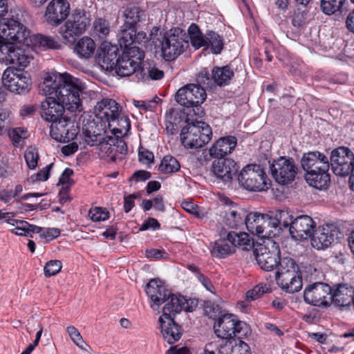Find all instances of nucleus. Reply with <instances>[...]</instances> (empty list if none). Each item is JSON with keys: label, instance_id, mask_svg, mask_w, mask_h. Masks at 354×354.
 I'll return each instance as SVG.
<instances>
[{"label": "nucleus", "instance_id": "obj_25", "mask_svg": "<svg viewBox=\"0 0 354 354\" xmlns=\"http://www.w3.org/2000/svg\"><path fill=\"white\" fill-rule=\"evenodd\" d=\"M158 322L162 336L168 344H172L180 339L183 329L174 318L160 317Z\"/></svg>", "mask_w": 354, "mask_h": 354}, {"label": "nucleus", "instance_id": "obj_39", "mask_svg": "<svg viewBox=\"0 0 354 354\" xmlns=\"http://www.w3.org/2000/svg\"><path fill=\"white\" fill-rule=\"evenodd\" d=\"M233 75V71L227 66L214 68L212 71V80L217 85L221 86L227 85Z\"/></svg>", "mask_w": 354, "mask_h": 354}, {"label": "nucleus", "instance_id": "obj_6", "mask_svg": "<svg viewBox=\"0 0 354 354\" xmlns=\"http://www.w3.org/2000/svg\"><path fill=\"white\" fill-rule=\"evenodd\" d=\"M160 40L163 57L167 61L174 60L188 46V42L183 39L182 30L180 28L170 30L165 32Z\"/></svg>", "mask_w": 354, "mask_h": 354}, {"label": "nucleus", "instance_id": "obj_18", "mask_svg": "<svg viewBox=\"0 0 354 354\" xmlns=\"http://www.w3.org/2000/svg\"><path fill=\"white\" fill-rule=\"evenodd\" d=\"M50 136L53 139L66 142L75 138L77 130L73 123H70L67 118L51 121Z\"/></svg>", "mask_w": 354, "mask_h": 354}, {"label": "nucleus", "instance_id": "obj_45", "mask_svg": "<svg viewBox=\"0 0 354 354\" xmlns=\"http://www.w3.org/2000/svg\"><path fill=\"white\" fill-rule=\"evenodd\" d=\"M277 271L275 274L289 272L290 271L298 270L299 267L295 260L290 257H283L280 259L279 266L277 267Z\"/></svg>", "mask_w": 354, "mask_h": 354}, {"label": "nucleus", "instance_id": "obj_28", "mask_svg": "<svg viewBox=\"0 0 354 354\" xmlns=\"http://www.w3.org/2000/svg\"><path fill=\"white\" fill-rule=\"evenodd\" d=\"M118 48L111 43L104 41L97 50V60L102 68L112 69L117 62Z\"/></svg>", "mask_w": 354, "mask_h": 354}, {"label": "nucleus", "instance_id": "obj_14", "mask_svg": "<svg viewBox=\"0 0 354 354\" xmlns=\"http://www.w3.org/2000/svg\"><path fill=\"white\" fill-rule=\"evenodd\" d=\"M330 306L340 310L348 308L353 302L354 287L348 283H339L330 286Z\"/></svg>", "mask_w": 354, "mask_h": 354}, {"label": "nucleus", "instance_id": "obj_36", "mask_svg": "<svg viewBox=\"0 0 354 354\" xmlns=\"http://www.w3.org/2000/svg\"><path fill=\"white\" fill-rule=\"evenodd\" d=\"M227 239L229 242L232 243L234 249L235 247H238L243 250H250L254 246L253 239L245 232H227Z\"/></svg>", "mask_w": 354, "mask_h": 354}, {"label": "nucleus", "instance_id": "obj_21", "mask_svg": "<svg viewBox=\"0 0 354 354\" xmlns=\"http://www.w3.org/2000/svg\"><path fill=\"white\" fill-rule=\"evenodd\" d=\"M121 112V108L114 100L106 98L98 102L95 107L97 118L109 123L115 122Z\"/></svg>", "mask_w": 354, "mask_h": 354}, {"label": "nucleus", "instance_id": "obj_49", "mask_svg": "<svg viewBox=\"0 0 354 354\" xmlns=\"http://www.w3.org/2000/svg\"><path fill=\"white\" fill-rule=\"evenodd\" d=\"M268 291H270V288H268L266 285L258 284L252 290L247 292L246 299L248 301H254Z\"/></svg>", "mask_w": 354, "mask_h": 354}, {"label": "nucleus", "instance_id": "obj_27", "mask_svg": "<svg viewBox=\"0 0 354 354\" xmlns=\"http://www.w3.org/2000/svg\"><path fill=\"white\" fill-rule=\"evenodd\" d=\"M277 284L287 292L295 293L302 288V279L299 270L281 274H275Z\"/></svg>", "mask_w": 354, "mask_h": 354}, {"label": "nucleus", "instance_id": "obj_37", "mask_svg": "<svg viewBox=\"0 0 354 354\" xmlns=\"http://www.w3.org/2000/svg\"><path fill=\"white\" fill-rule=\"evenodd\" d=\"M95 48V41L88 37H84L75 44V51L80 57L88 59L93 55Z\"/></svg>", "mask_w": 354, "mask_h": 354}, {"label": "nucleus", "instance_id": "obj_43", "mask_svg": "<svg viewBox=\"0 0 354 354\" xmlns=\"http://www.w3.org/2000/svg\"><path fill=\"white\" fill-rule=\"evenodd\" d=\"M344 1L345 0H322L321 9L326 15H330L339 11Z\"/></svg>", "mask_w": 354, "mask_h": 354}, {"label": "nucleus", "instance_id": "obj_17", "mask_svg": "<svg viewBox=\"0 0 354 354\" xmlns=\"http://www.w3.org/2000/svg\"><path fill=\"white\" fill-rule=\"evenodd\" d=\"M245 225L251 234L260 237L271 236L273 234L270 227L269 214H263L258 212L248 214Z\"/></svg>", "mask_w": 354, "mask_h": 354}, {"label": "nucleus", "instance_id": "obj_56", "mask_svg": "<svg viewBox=\"0 0 354 354\" xmlns=\"http://www.w3.org/2000/svg\"><path fill=\"white\" fill-rule=\"evenodd\" d=\"M10 113L5 109H0V136L4 134L8 130V119Z\"/></svg>", "mask_w": 354, "mask_h": 354}, {"label": "nucleus", "instance_id": "obj_5", "mask_svg": "<svg viewBox=\"0 0 354 354\" xmlns=\"http://www.w3.org/2000/svg\"><path fill=\"white\" fill-rule=\"evenodd\" d=\"M206 97L205 88L196 84H186L179 88L175 95V100L178 104L187 108H193L194 115L200 118L204 115L201 104Z\"/></svg>", "mask_w": 354, "mask_h": 354}, {"label": "nucleus", "instance_id": "obj_58", "mask_svg": "<svg viewBox=\"0 0 354 354\" xmlns=\"http://www.w3.org/2000/svg\"><path fill=\"white\" fill-rule=\"evenodd\" d=\"M160 227L159 222L153 218H149L145 221L140 227V231H145L149 229L158 230Z\"/></svg>", "mask_w": 354, "mask_h": 354}, {"label": "nucleus", "instance_id": "obj_48", "mask_svg": "<svg viewBox=\"0 0 354 354\" xmlns=\"http://www.w3.org/2000/svg\"><path fill=\"white\" fill-rule=\"evenodd\" d=\"M24 158L28 168L30 169H34L37 166L39 160V154L37 150L32 147L27 148L24 153Z\"/></svg>", "mask_w": 354, "mask_h": 354}, {"label": "nucleus", "instance_id": "obj_2", "mask_svg": "<svg viewBox=\"0 0 354 354\" xmlns=\"http://www.w3.org/2000/svg\"><path fill=\"white\" fill-rule=\"evenodd\" d=\"M28 30L19 21L13 19H3L0 21V39L3 45L12 46L15 43L27 42L35 50L60 49L58 40L44 35H34L29 37Z\"/></svg>", "mask_w": 354, "mask_h": 354}, {"label": "nucleus", "instance_id": "obj_23", "mask_svg": "<svg viewBox=\"0 0 354 354\" xmlns=\"http://www.w3.org/2000/svg\"><path fill=\"white\" fill-rule=\"evenodd\" d=\"M337 232L336 226L333 224H326L319 227L312 234V246L317 250L328 247L337 235Z\"/></svg>", "mask_w": 354, "mask_h": 354}, {"label": "nucleus", "instance_id": "obj_9", "mask_svg": "<svg viewBox=\"0 0 354 354\" xmlns=\"http://www.w3.org/2000/svg\"><path fill=\"white\" fill-rule=\"evenodd\" d=\"M145 58V53L137 46L131 47L129 50L123 51L121 57L115 64L116 73L121 77L133 75L140 67Z\"/></svg>", "mask_w": 354, "mask_h": 354}, {"label": "nucleus", "instance_id": "obj_57", "mask_svg": "<svg viewBox=\"0 0 354 354\" xmlns=\"http://www.w3.org/2000/svg\"><path fill=\"white\" fill-rule=\"evenodd\" d=\"M147 73L149 77L153 80H160L164 76V72L155 66H149L147 68Z\"/></svg>", "mask_w": 354, "mask_h": 354}, {"label": "nucleus", "instance_id": "obj_1", "mask_svg": "<svg viewBox=\"0 0 354 354\" xmlns=\"http://www.w3.org/2000/svg\"><path fill=\"white\" fill-rule=\"evenodd\" d=\"M82 88L80 80L66 73L48 74L39 85V92L49 95L41 104L42 118L51 122L65 118V110L75 115L82 112L80 93Z\"/></svg>", "mask_w": 354, "mask_h": 354}, {"label": "nucleus", "instance_id": "obj_32", "mask_svg": "<svg viewBox=\"0 0 354 354\" xmlns=\"http://www.w3.org/2000/svg\"><path fill=\"white\" fill-rule=\"evenodd\" d=\"M270 227L276 229L279 227H289L294 221L293 216L288 209L276 210L269 213Z\"/></svg>", "mask_w": 354, "mask_h": 354}, {"label": "nucleus", "instance_id": "obj_60", "mask_svg": "<svg viewBox=\"0 0 354 354\" xmlns=\"http://www.w3.org/2000/svg\"><path fill=\"white\" fill-rule=\"evenodd\" d=\"M112 140H113L115 143V149L116 152V156L118 154H125L127 151V147L125 142L121 139L118 138L116 137L112 138Z\"/></svg>", "mask_w": 354, "mask_h": 354}, {"label": "nucleus", "instance_id": "obj_55", "mask_svg": "<svg viewBox=\"0 0 354 354\" xmlns=\"http://www.w3.org/2000/svg\"><path fill=\"white\" fill-rule=\"evenodd\" d=\"M196 81L198 83L197 84H198L200 86L203 85V86H206V87L211 86L212 79L209 77L208 71L206 69L202 70L199 73V74L196 78Z\"/></svg>", "mask_w": 354, "mask_h": 354}, {"label": "nucleus", "instance_id": "obj_8", "mask_svg": "<svg viewBox=\"0 0 354 354\" xmlns=\"http://www.w3.org/2000/svg\"><path fill=\"white\" fill-rule=\"evenodd\" d=\"M1 79L3 86L12 93L23 94L30 89V78L21 69L8 67L4 71Z\"/></svg>", "mask_w": 354, "mask_h": 354}, {"label": "nucleus", "instance_id": "obj_61", "mask_svg": "<svg viewBox=\"0 0 354 354\" xmlns=\"http://www.w3.org/2000/svg\"><path fill=\"white\" fill-rule=\"evenodd\" d=\"M138 156L140 161L145 164L150 163L153 160V153L143 148L139 150Z\"/></svg>", "mask_w": 354, "mask_h": 354}, {"label": "nucleus", "instance_id": "obj_22", "mask_svg": "<svg viewBox=\"0 0 354 354\" xmlns=\"http://www.w3.org/2000/svg\"><path fill=\"white\" fill-rule=\"evenodd\" d=\"M235 171V162L229 158H216L210 167L212 175L224 183L231 181Z\"/></svg>", "mask_w": 354, "mask_h": 354}, {"label": "nucleus", "instance_id": "obj_59", "mask_svg": "<svg viewBox=\"0 0 354 354\" xmlns=\"http://www.w3.org/2000/svg\"><path fill=\"white\" fill-rule=\"evenodd\" d=\"M10 138L15 142H19L20 139H24L26 137V131L21 128H15L11 131H9Z\"/></svg>", "mask_w": 354, "mask_h": 354}, {"label": "nucleus", "instance_id": "obj_35", "mask_svg": "<svg viewBox=\"0 0 354 354\" xmlns=\"http://www.w3.org/2000/svg\"><path fill=\"white\" fill-rule=\"evenodd\" d=\"M235 252L232 243H230L227 239V233L223 234V236L215 241L211 253L217 258H225Z\"/></svg>", "mask_w": 354, "mask_h": 354}, {"label": "nucleus", "instance_id": "obj_16", "mask_svg": "<svg viewBox=\"0 0 354 354\" xmlns=\"http://www.w3.org/2000/svg\"><path fill=\"white\" fill-rule=\"evenodd\" d=\"M257 263L261 269L271 271L277 268L280 261V250L274 243L271 249L266 245H259L254 251Z\"/></svg>", "mask_w": 354, "mask_h": 354}, {"label": "nucleus", "instance_id": "obj_64", "mask_svg": "<svg viewBox=\"0 0 354 354\" xmlns=\"http://www.w3.org/2000/svg\"><path fill=\"white\" fill-rule=\"evenodd\" d=\"M59 234L60 230L58 228H48L41 234V237L50 241L58 237Z\"/></svg>", "mask_w": 354, "mask_h": 354}, {"label": "nucleus", "instance_id": "obj_44", "mask_svg": "<svg viewBox=\"0 0 354 354\" xmlns=\"http://www.w3.org/2000/svg\"><path fill=\"white\" fill-rule=\"evenodd\" d=\"M112 136H106L100 145V150L113 160L116 159L115 143Z\"/></svg>", "mask_w": 354, "mask_h": 354}, {"label": "nucleus", "instance_id": "obj_47", "mask_svg": "<svg viewBox=\"0 0 354 354\" xmlns=\"http://www.w3.org/2000/svg\"><path fill=\"white\" fill-rule=\"evenodd\" d=\"M110 32V26L107 21L97 19L94 22V32L100 38L106 37Z\"/></svg>", "mask_w": 354, "mask_h": 354}, {"label": "nucleus", "instance_id": "obj_33", "mask_svg": "<svg viewBox=\"0 0 354 354\" xmlns=\"http://www.w3.org/2000/svg\"><path fill=\"white\" fill-rule=\"evenodd\" d=\"M125 27H137L138 23L145 20V12L137 6H129L122 12Z\"/></svg>", "mask_w": 354, "mask_h": 354}, {"label": "nucleus", "instance_id": "obj_52", "mask_svg": "<svg viewBox=\"0 0 354 354\" xmlns=\"http://www.w3.org/2000/svg\"><path fill=\"white\" fill-rule=\"evenodd\" d=\"M62 264L59 260H51L44 266V274L46 277H51L57 274L62 269Z\"/></svg>", "mask_w": 354, "mask_h": 354}, {"label": "nucleus", "instance_id": "obj_41", "mask_svg": "<svg viewBox=\"0 0 354 354\" xmlns=\"http://www.w3.org/2000/svg\"><path fill=\"white\" fill-rule=\"evenodd\" d=\"M180 168L178 161L170 156H165L160 162L158 170L165 174H170L178 171Z\"/></svg>", "mask_w": 354, "mask_h": 354}, {"label": "nucleus", "instance_id": "obj_15", "mask_svg": "<svg viewBox=\"0 0 354 354\" xmlns=\"http://www.w3.org/2000/svg\"><path fill=\"white\" fill-rule=\"evenodd\" d=\"M69 13L67 0H52L46 7L44 17L48 24L57 27L67 19Z\"/></svg>", "mask_w": 354, "mask_h": 354}, {"label": "nucleus", "instance_id": "obj_12", "mask_svg": "<svg viewBox=\"0 0 354 354\" xmlns=\"http://www.w3.org/2000/svg\"><path fill=\"white\" fill-rule=\"evenodd\" d=\"M246 324L239 321L233 314H224L217 319L214 325V333L221 339H230L241 333Z\"/></svg>", "mask_w": 354, "mask_h": 354}, {"label": "nucleus", "instance_id": "obj_34", "mask_svg": "<svg viewBox=\"0 0 354 354\" xmlns=\"http://www.w3.org/2000/svg\"><path fill=\"white\" fill-rule=\"evenodd\" d=\"M326 169L324 171H318L306 174L305 178L310 186L317 189H326L330 183V175Z\"/></svg>", "mask_w": 354, "mask_h": 354}, {"label": "nucleus", "instance_id": "obj_11", "mask_svg": "<svg viewBox=\"0 0 354 354\" xmlns=\"http://www.w3.org/2000/svg\"><path fill=\"white\" fill-rule=\"evenodd\" d=\"M330 286L324 282H314L308 285L304 291L306 303L322 308L330 306Z\"/></svg>", "mask_w": 354, "mask_h": 354}, {"label": "nucleus", "instance_id": "obj_30", "mask_svg": "<svg viewBox=\"0 0 354 354\" xmlns=\"http://www.w3.org/2000/svg\"><path fill=\"white\" fill-rule=\"evenodd\" d=\"M236 146V138L234 136H228L217 140L209 149L210 156L215 158H224L231 153Z\"/></svg>", "mask_w": 354, "mask_h": 354}, {"label": "nucleus", "instance_id": "obj_46", "mask_svg": "<svg viewBox=\"0 0 354 354\" xmlns=\"http://www.w3.org/2000/svg\"><path fill=\"white\" fill-rule=\"evenodd\" d=\"M10 227V232L17 236H26V221L12 219L10 217L6 221Z\"/></svg>", "mask_w": 354, "mask_h": 354}, {"label": "nucleus", "instance_id": "obj_63", "mask_svg": "<svg viewBox=\"0 0 354 354\" xmlns=\"http://www.w3.org/2000/svg\"><path fill=\"white\" fill-rule=\"evenodd\" d=\"M221 308L218 304L214 303L208 302L205 307V311L210 317L216 316L220 313Z\"/></svg>", "mask_w": 354, "mask_h": 354}, {"label": "nucleus", "instance_id": "obj_62", "mask_svg": "<svg viewBox=\"0 0 354 354\" xmlns=\"http://www.w3.org/2000/svg\"><path fill=\"white\" fill-rule=\"evenodd\" d=\"M234 354H252L250 346L243 341L239 340L235 344Z\"/></svg>", "mask_w": 354, "mask_h": 354}, {"label": "nucleus", "instance_id": "obj_40", "mask_svg": "<svg viewBox=\"0 0 354 354\" xmlns=\"http://www.w3.org/2000/svg\"><path fill=\"white\" fill-rule=\"evenodd\" d=\"M190 43L193 47L198 49L201 47H208L207 34L204 35L198 27L192 24L189 28Z\"/></svg>", "mask_w": 354, "mask_h": 354}, {"label": "nucleus", "instance_id": "obj_54", "mask_svg": "<svg viewBox=\"0 0 354 354\" xmlns=\"http://www.w3.org/2000/svg\"><path fill=\"white\" fill-rule=\"evenodd\" d=\"M73 174V171L70 168H66L64 169L63 173L59 179V185H62L63 187H70L73 184V180L71 178V176Z\"/></svg>", "mask_w": 354, "mask_h": 354}, {"label": "nucleus", "instance_id": "obj_7", "mask_svg": "<svg viewBox=\"0 0 354 354\" xmlns=\"http://www.w3.org/2000/svg\"><path fill=\"white\" fill-rule=\"evenodd\" d=\"M90 24L91 20L86 13L80 10H76L60 26L59 32L65 41L72 42L75 37H78L85 32Z\"/></svg>", "mask_w": 354, "mask_h": 354}, {"label": "nucleus", "instance_id": "obj_31", "mask_svg": "<svg viewBox=\"0 0 354 354\" xmlns=\"http://www.w3.org/2000/svg\"><path fill=\"white\" fill-rule=\"evenodd\" d=\"M224 210L225 224L230 228L236 229L245 224L247 213L242 209L238 207H230Z\"/></svg>", "mask_w": 354, "mask_h": 354}, {"label": "nucleus", "instance_id": "obj_20", "mask_svg": "<svg viewBox=\"0 0 354 354\" xmlns=\"http://www.w3.org/2000/svg\"><path fill=\"white\" fill-rule=\"evenodd\" d=\"M301 163L306 174L318 171H324L330 168V163L326 156L318 151L304 153Z\"/></svg>", "mask_w": 354, "mask_h": 354}, {"label": "nucleus", "instance_id": "obj_53", "mask_svg": "<svg viewBox=\"0 0 354 354\" xmlns=\"http://www.w3.org/2000/svg\"><path fill=\"white\" fill-rule=\"evenodd\" d=\"M84 141L91 146L98 145L100 146V143L102 142L103 139L105 138L103 135L100 133H91V132L87 129L84 131Z\"/></svg>", "mask_w": 354, "mask_h": 354}, {"label": "nucleus", "instance_id": "obj_3", "mask_svg": "<svg viewBox=\"0 0 354 354\" xmlns=\"http://www.w3.org/2000/svg\"><path fill=\"white\" fill-rule=\"evenodd\" d=\"M238 181L243 189L254 192L267 191L271 185L264 169L257 164L245 166L238 176Z\"/></svg>", "mask_w": 354, "mask_h": 354}, {"label": "nucleus", "instance_id": "obj_51", "mask_svg": "<svg viewBox=\"0 0 354 354\" xmlns=\"http://www.w3.org/2000/svg\"><path fill=\"white\" fill-rule=\"evenodd\" d=\"M66 331L73 341V342L81 349L86 350L83 346L84 341L79 330L73 326H69L66 328Z\"/></svg>", "mask_w": 354, "mask_h": 354}, {"label": "nucleus", "instance_id": "obj_50", "mask_svg": "<svg viewBox=\"0 0 354 354\" xmlns=\"http://www.w3.org/2000/svg\"><path fill=\"white\" fill-rule=\"evenodd\" d=\"M88 216L94 222L104 221L109 218V213L102 207H95L90 209Z\"/></svg>", "mask_w": 354, "mask_h": 354}, {"label": "nucleus", "instance_id": "obj_10", "mask_svg": "<svg viewBox=\"0 0 354 354\" xmlns=\"http://www.w3.org/2000/svg\"><path fill=\"white\" fill-rule=\"evenodd\" d=\"M330 160L331 169L337 176H348L353 169L354 154L348 147L334 149L330 153Z\"/></svg>", "mask_w": 354, "mask_h": 354}, {"label": "nucleus", "instance_id": "obj_13", "mask_svg": "<svg viewBox=\"0 0 354 354\" xmlns=\"http://www.w3.org/2000/svg\"><path fill=\"white\" fill-rule=\"evenodd\" d=\"M271 171L278 183L288 185L295 180L298 167L292 158L283 156L274 160L271 165Z\"/></svg>", "mask_w": 354, "mask_h": 354}, {"label": "nucleus", "instance_id": "obj_26", "mask_svg": "<svg viewBox=\"0 0 354 354\" xmlns=\"http://www.w3.org/2000/svg\"><path fill=\"white\" fill-rule=\"evenodd\" d=\"M0 50L1 53L5 55L4 58L7 62L18 66L22 71L32 59V57L28 55L24 49L15 48L14 46L3 45Z\"/></svg>", "mask_w": 354, "mask_h": 354}, {"label": "nucleus", "instance_id": "obj_4", "mask_svg": "<svg viewBox=\"0 0 354 354\" xmlns=\"http://www.w3.org/2000/svg\"><path fill=\"white\" fill-rule=\"evenodd\" d=\"M212 136V129L209 124L203 121H196L182 129L180 140L185 148L198 149L208 143Z\"/></svg>", "mask_w": 354, "mask_h": 354}, {"label": "nucleus", "instance_id": "obj_42", "mask_svg": "<svg viewBox=\"0 0 354 354\" xmlns=\"http://www.w3.org/2000/svg\"><path fill=\"white\" fill-rule=\"evenodd\" d=\"M208 46H211L214 54H219L223 48V39L218 33L209 31L207 32Z\"/></svg>", "mask_w": 354, "mask_h": 354}, {"label": "nucleus", "instance_id": "obj_19", "mask_svg": "<svg viewBox=\"0 0 354 354\" xmlns=\"http://www.w3.org/2000/svg\"><path fill=\"white\" fill-rule=\"evenodd\" d=\"M315 223L308 215H301L294 218L290 226L291 236L296 240L306 239L314 232Z\"/></svg>", "mask_w": 354, "mask_h": 354}, {"label": "nucleus", "instance_id": "obj_29", "mask_svg": "<svg viewBox=\"0 0 354 354\" xmlns=\"http://www.w3.org/2000/svg\"><path fill=\"white\" fill-rule=\"evenodd\" d=\"M145 291L153 302V305H151L152 308L154 305L159 306L163 304L171 293L164 286L163 282L158 279H151L146 285Z\"/></svg>", "mask_w": 354, "mask_h": 354}, {"label": "nucleus", "instance_id": "obj_24", "mask_svg": "<svg viewBox=\"0 0 354 354\" xmlns=\"http://www.w3.org/2000/svg\"><path fill=\"white\" fill-rule=\"evenodd\" d=\"M164 303L162 315L160 317H169V318L174 319L175 315L183 310L188 312L194 310L193 306L189 305V301L181 295L170 293V296L167 297Z\"/></svg>", "mask_w": 354, "mask_h": 354}, {"label": "nucleus", "instance_id": "obj_38", "mask_svg": "<svg viewBox=\"0 0 354 354\" xmlns=\"http://www.w3.org/2000/svg\"><path fill=\"white\" fill-rule=\"evenodd\" d=\"M136 32L135 27H125L123 24L121 26L120 32L118 35V42L121 48H124V51L129 50L134 44V36Z\"/></svg>", "mask_w": 354, "mask_h": 354}]
</instances>
